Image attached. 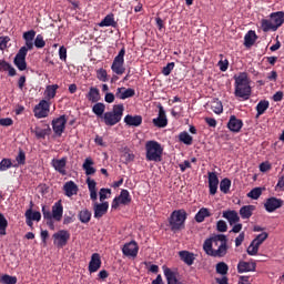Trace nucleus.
Returning <instances> with one entry per match:
<instances>
[{
	"label": "nucleus",
	"mask_w": 284,
	"mask_h": 284,
	"mask_svg": "<svg viewBox=\"0 0 284 284\" xmlns=\"http://www.w3.org/2000/svg\"><path fill=\"white\" fill-rule=\"evenodd\" d=\"M34 37H37V31L29 30L22 34L26 45L21 47L13 59V63L20 72L28 70V62H26V57H28V51L34 50Z\"/></svg>",
	"instance_id": "f257e3e1"
},
{
	"label": "nucleus",
	"mask_w": 284,
	"mask_h": 284,
	"mask_svg": "<svg viewBox=\"0 0 284 284\" xmlns=\"http://www.w3.org/2000/svg\"><path fill=\"white\" fill-rule=\"evenodd\" d=\"M235 91L234 94L237 99H243V101H247L250 97H252V87L250 85V79L247 78V73H240L239 77H235Z\"/></svg>",
	"instance_id": "f03ea898"
},
{
	"label": "nucleus",
	"mask_w": 284,
	"mask_h": 284,
	"mask_svg": "<svg viewBox=\"0 0 284 284\" xmlns=\"http://www.w3.org/2000/svg\"><path fill=\"white\" fill-rule=\"evenodd\" d=\"M270 19H262L261 21V28L263 32H276L283 26L284 23V12L283 11H276L270 14Z\"/></svg>",
	"instance_id": "7ed1b4c3"
},
{
	"label": "nucleus",
	"mask_w": 284,
	"mask_h": 284,
	"mask_svg": "<svg viewBox=\"0 0 284 284\" xmlns=\"http://www.w3.org/2000/svg\"><path fill=\"white\" fill-rule=\"evenodd\" d=\"M145 159L146 161H153L154 163H161L163 159V146L161 143L151 140L145 143Z\"/></svg>",
	"instance_id": "20e7f679"
},
{
	"label": "nucleus",
	"mask_w": 284,
	"mask_h": 284,
	"mask_svg": "<svg viewBox=\"0 0 284 284\" xmlns=\"http://www.w3.org/2000/svg\"><path fill=\"white\" fill-rule=\"evenodd\" d=\"M185 221H187V212H185V210L181 209L173 211L169 217L171 232H180V230H184Z\"/></svg>",
	"instance_id": "39448f33"
},
{
	"label": "nucleus",
	"mask_w": 284,
	"mask_h": 284,
	"mask_svg": "<svg viewBox=\"0 0 284 284\" xmlns=\"http://www.w3.org/2000/svg\"><path fill=\"white\" fill-rule=\"evenodd\" d=\"M123 112H125V106L123 104H115L113 105L112 111H108L102 116L105 125L112 128L116 125V123H121V119H123Z\"/></svg>",
	"instance_id": "423d86ee"
},
{
	"label": "nucleus",
	"mask_w": 284,
	"mask_h": 284,
	"mask_svg": "<svg viewBox=\"0 0 284 284\" xmlns=\"http://www.w3.org/2000/svg\"><path fill=\"white\" fill-rule=\"evenodd\" d=\"M125 47H123L118 55L114 58L112 65H111V70L112 72H114V74H118L119 77H121V74L125 73Z\"/></svg>",
	"instance_id": "0eeeda50"
},
{
	"label": "nucleus",
	"mask_w": 284,
	"mask_h": 284,
	"mask_svg": "<svg viewBox=\"0 0 284 284\" xmlns=\"http://www.w3.org/2000/svg\"><path fill=\"white\" fill-rule=\"evenodd\" d=\"M132 203V196L130 191L122 189L119 196H115L112 201L111 207L113 210H119L120 205H130Z\"/></svg>",
	"instance_id": "6e6552de"
},
{
	"label": "nucleus",
	"mask_w": 284,
	"mask_h": 284,
	"mask_svg": "<svg viewBox=\"0 0 284 284\" xmlns=\"http://www.w3.org/2000/svg\"><path fill=\"white\" fill-rule=\"evenodd\" d=\"M68 123V116L60 115L52 120L51 125L55 136H63V132H65V125Z\"/></svg>",
	"instance_id": "1a4fd4ad"
},
{
	"label": "nucleus",
	"mask_w": 284,
	"mask_h": 284,
	"mask_svg": "<svg viewBox=\"0 0 284 284\" xmlns=\"http://www.w3.org/2000/svg\"><path fill=\"white\" fill-rule=\"evenodd\" d=\"M53 245L58 247H65L68 245V241H70V232L67 230H60L52 235Z\"/></svg>",
	"instance_id": "9d476101"
},
{
	"label": "nucleus",
	"mask_w": 284,
	"mask_h": 284,
	"mask_svg": "<svg viewBox=\"0 0 284 284\" xmlns=\"http://www.w3.org/2000/svg\"><path fill=\"white\" fill-rule=\"evenodd\" d=\"M36 119H45L50 114V102L41 100L33 109Z\"/></svg>",
	"instance_id": "9b49d317"
},
{
	"label": "nucleus",
	"mask_w": 284,
	"mask_h": 284,
	"mask_svg": "<svg viewBox=\"0 0 284 284\" xmlns=\"http://www.w3.org/2000/svg\"><path fill=\"white\" fill-rule=\"evenodd\" d=\"M122 254L128 258H136L139 256V244L136 241L125 243L122 247Z\"/></svg>",
	"instance_id": "f8f14e48"
},
{
	"label": "nucleus",
	"mask_w": 284,
	"mask_h": 284,
	"mask_svg": "<svg viewBox=\"0 0 284 284\" xmlns=\"http://www.w3.org/2000/svg\"><path fill=\"white\" fill-rule=\"evenodd\" d=\"M159 114L158 118L152 120V123L155 128H168V115L165 114V109L163 104H158Z\"/></svg>",
	"instance_id": "ddd939ff"
},
{
	"label": "nucleus",
	"mask_w": 284,
	"mask_h": 284,
	"mask_svg": "<svg viewBox=\"0 0 284 284\" xmlns=\"http://www.w3.org/2000/svg\"><path fill=\"white\" fill-rule=\"evenodd\" d=\"M283 205H284V202L282 199L272 196L266 199L264 203V209L266 210V212L272 214V212H276V210H281Z\"/></svg>",
	"instance_id": "4468645a"
},
{
	"label": "nucleus",
	"mask_w": 284,
	"mask_h": 284,
	"mask_svg": "<svg viewBox=\"0 0 284 284\" xmlns=\"http://www.w3.org/2000/svg\"><path fill=\"white\" fill-rule=\"evenodd\" d=\"M211 239L213 243H220L217 247V254H222V256H225V254H227V236L223 234H217Z\"/></svg>",
	"instance_id": "2eb2a0df"
},
{
	"label": "nucleus",
	"mask_w": 284,
	"mask_h": 284,
	"mask_svg": "<svg viewBox=\"0 0 284 284\" xmlns=\"http://www.w3.org/2000/svg\"><path fill=\"white\" fill-rule=\"evenodd\" d=\"M214 241L211 239H206L203 244V250L207 256H213L214 258H223V254L219 253V250L212 248Z\"/></svg>",
	"instance_id": "dca6fc26"
},
{
	"label": "nucleus",
	"mask_w": 284,
	"mask_h": 284,
	"mask_svg": "<svg viewBox=\"0 0 284 284\" xmlns=\"http://www.w3.org/2000/svg\"><path fill=\"white\" fill-rule=\"evenodd\" d=\"M52 168L55 170V172H59L62 176H65L68 172L65 171V165H68V158H62L60 160L53 159L51 161Z\"/></svg>",
	"instance_id": "f3484780"
},
{
	"label": "nucleus",
	"mask_w": 284,
	"mask_h": 284,
	"mask_svg": "<svg viewBox=\"0 0 284 284\" xmlns=\"http://www.w3.org/2000/svg\"><path fill=\"white\" fill-rule=\"evenodd\" d=\"M227 128L231 132L239 133L243 130V120L236 118V115H231L227 122Z\"/></svg>",
	"instance_id": "a211bd4d"
},
{
	"label": "nucleus",
	"mask_w": 284,
	"mask_h": 284,
	"mask_svg": "<svg viewBox=\"0 0 284 284\" xmlns=\"http://www.w3.org/2000/svg\"><path fill=\"white\" fill-rule=\"evenodd\" d=\"M209 192L211 196H214L219 191V175L216 172H209Z\"/></svg>",
	"instance_id": "6ab92c4d"
},
{
	"label": "nucleus",
	"mask_w": 284,
	"mask_h": 284,
	"mask_svg": "<svg viewBox=\"0 0 284 284\" xmlns=\"http://www.w3.org/2000/svg\"><path fill=\"white\" fill-rule=\"evenodd\" d=\"M136 94V91L134 89L125 87L118 88L115 91L116 99H121L122 101H125V99H132Z\"/></svg>",
	"instance_id": "aec40b11"
},
{
	"label": "nucleus",
	"mask_w": 284,
	"mask_h": 284,
	"mask_svg": "<svg viewBox=\"0 0 284 284\" xmlns=\"http://www.w3.org/2000/svg\"><path fill=\"white\" fill-rule=\"evenodd\" d=\"M110 207V204L108 202H102V203H95L93 206V212H94V219H102L108 214V210Z\"/></svg>",
	"instance_id": "412c9836"
},
{
	"label": "nucleus",
	"mask_w": 284,
	"mask_h": 284,
	"mask_svg": "<svg viewBox=\"0 0 284 284\" xmlns=\"http://www.w3.org/2000/svg\"><path fill=\"white\" fill-rule=\"evenodd\" d=\"M101 270V255L99 253H93L91 255V261L89 262V272L90 274H94V272H99Z\"/></svg>",
	"instance_id": "4be33fe9"
},
{
	"label": "nucleus",
	"mask_w": 284,
	"mask_h": 284,
	"mask_svg": "<svg viewBox=\"0 0 284 284\" xmlns=\"http://www.w3.org/2000/svg\"><path fill=\"white\" fill-rule=\"evenodd\" d=\"M239 274H245V272H256V262L240 261L237 264Z\"/></svg>",
	"instance_id": "5701e85b"
},
{
	"label": "nucleus",
	"mask_w": 284,
	"mask_h": 284,
	"mask_svg": "<svg viewBox=\"0 0 284 284\" xmlns=\"http://www.w3.org/2000/svg\"><path fill=\"white\" fill-rule=\"evenodd\" d=\"M52 214H53V221H57L58 223L63 219V203L61 200L55 202L52 206Z\"/></svg>",
	"instance_id": "b1692460"
},
{
	"label": "nucleus",
	"mask_w": 284,
	"mask_h": 284,
	"mask_svg": "<svg viewBox=\"0 0 284 284\" xmlns=\"http://www.w3.org/2000/svg\"><path fill=\"white\" fill-rule=\"evenodd\" d=\"M124 123L132 128H139L143 123V116L141 115H125Z\"/></svg>",
	"instance_id": "393cba45"
},
{
	"label": "nucleus",
	"mask_w": 284,
	"mask_h": 284,
	"mask_svg": "<svg viewBox=\"0 0 284 284\" xmlns=\"http://www.w3.org/2000/svg\"><path fill=\"white\" fill-rule=\"evenodd\" d=\"M163 272L168 284H183V282L176 278V273H174L170 267L163 266Z\"/></svg>",
	"instance_id": "a878e982"
},
{
	"label": "nucleus",
	"mask_w": 284,
	"mask_h": 284,
	"mask_svg": "<svg viewBox=\"0 0 284 284\" xmlns=\"http://www.w3.org/2000/svg\"><path fill=\"white\" fill-rule=\"evenodd\" d=\"M63 190L65 192V196L70 197L77 195V193L79 192V186L77 185V183H74V181H69L64 183Z\"/></svg>",
	"instance_id": "bb28decb"
},
{
	"label": "nucleus",
	"mask_w": 284,
	"mask_h": 284,
	"mask_svg": "<svg viewBox=\"0 0 284 284\" xmlns=\"http://www.w3.org/2000/svg\"><path fill=\"white\" fill-rule=\"evenodd\" d=\"M179 256L181 258V261H183V263H185V265H194V261H195V256L194 253L190 252V251H180L179 252Z\"/></svg>",
	"instance_id": "cd10ccee"
},
{
	"label": "nucleus",
	"mask_w": 284,
	"mask_h": 284,
	"mask_svg": "<svg viewBox=\"0 0 284 284\" xmlns=\"http://www.w3.org/2000/svg\"><path fill=\"white\" fill-rule=\"evenodd\" d=\"M87 99L88 101H91V103H99V101H101V91L95 87H91L87 94Z\"/></svg>",
	"instance_id": "c85d7f7f"
},
{
	"label": "nucleus",
	"mask_w": 284,
	"mask_h": 284,
	"mask_svg": "<svg viewBox=\"0 0 284 284\" xmlns=\"http://www.w3.org/2000/svg\"><path fill=\"white\" fill-rule=\"evenodd\" d=\"M222 216L229 221L230 225H234V223H239V221H241L236 211H224Z\"/></svg>",
	"instance_id": "c756f323"
},
{
	"label": "nucleus",
	"mask_w": 284,
	"mask_h": 284,
	"mask_svg": "<svg viewBox=\"0 0 284 284\" xmlns=\"http://www.w3.org/2000/svg\"><path fill=\"white\" fill-rule=\"evenodd\" d=\"M257 39H258V36H256V31L250 30L244 37L245 48H252V45H254V43H256Z\"/></svg>",
	"instance_id": "7c9ffc66"
},
{
	"label": "nucleus",
	"mask_w": 284,
	"mask_h": 284,
	"mask_svg": "<svg viewBox=\"0 0 284 284\" xmlns=\"http://www.w3.org/2000/svg\"><path fill=\"white\" fill-rule=\"evenodd\" d=\"M0 72H8L9 77H17V69L6 60H0Z\"/></svg>",
	"instance_id": "2f4dec72"
},
{
	"label": "nucleus",
	"mask_w": 284,
	"mask_h": 284,
	"mask_svg": "<svg viewBox=\"0 0 284 284\" xmlns=\"http://www.w3.org/2000/svg\"><path fill=\"white\" fill-rule=\"evenodd\" d=\"M116 22L114 21V14L109 13L104 19L99 23L100 28H116Z\"/></svg>",
	"instance_id": "473e14b6"
},
{
	"label": "nucleus",
	"mask_w": 284,
	"mask_h": 284,
	"mask_svg": "<svg viewBox=\"0 0 284 284\" xmlns=\"http://www.w3.org/2000/svg\"><path fill=\"white\" fill-rule=\"evenodd\" d=\"M254 210H256L255 205H244L240 209V216L241 219H251L254 214Z\"/></svg>",
	"instance_id": "72a5a7b5"
},
{
	"label": "nucleus",
	"mask_w": 284,
	"mask_h": 284,
	"mask_svg": "<svg viewBox=\"0 0 284 284\" xmlns=\"http://www.w3.org/2000/svg\"><path fill=\"white\" fill-rule=\"evenodd\" d=\"M270 109V101L267 100H261L255 110H256V115H255V119H258L260 116H263V113L264 112H267V110Z\"/></svg>",
	"instance_id": "f704fd0d"
},
{
	"label": "nucleus",
	"mask_w": 284,
	"mask_h": 284,
	"mask_svg": "<svg viewBox=\"0 0 284 284\" xmlns=\"http://www.w3.org/2000/svg\"><path fill=\"white\" fill-rule=\"evenodd\" d=\"M92 165H94V161L92 160V158H87L82 165L87 176H92V174L97 173V169H94Z\"/></svg>",
	"instance_id": "c9c22d12"
},
{
	"label": "nucleus",
	"mask_w": 284,
	"mask_h": 284,
	"mask_svg": "<svg viewBox=\"0 0 284 284\" xmlns=\"http://www.w3.org/2000/svg\"><path fill=\"white\" fill-rule=\"evenodd\" d=\"M34 134L37 139H45V136H50V134H52V129L50 128L49 124L45 125V129L36 126Z\"/></svg>",
	"instance_id": "e433bc0d"
},
{
	"label": "nucleus",
	"mask_w": 284,
	"mask_h": 284,
	"mask_svg": "<svg viewBox=\"0 0 284 284\" xmlns=\"http://www.w3.org/2000/svg\"><path fill=\"white\" fill-rule=\"evenodd\" d=\"M58 88H59V84L47 85L45 91H44V99L47 101H51V99H54V97H57Z\"/></svg>",
	"instance_id": "4c0bfd02"
},
{
	"label": "nucleus",
	"mask_w": 284,
	"mask_h": 284,
	"mask_svg": "<svg viewBox=\"0 0 284 284\" xmlns=\"http://www.w3.org/2000/svg\"><path fill=\"white\" fill-rule=\"evenodd\" d=\"M92 112L93 114H95V116H98L99 119H103L104 114H105V105L101 102H97L93 106H92Z\"/></svg>",
	"instance_id": "58836bf2"
},
{
	"label": "nucleus",
	"mask_w": 284,
	"mask_h": 284,
	"mask_svg": "<svg viewBox=\"0 0 284 284\" xmlns=\"http://www.w3.org/2000/svg\"><path fill=\"white\" fill-rule=\"evenodd\" d=\"M212 216L209 209L202 207L200 211L195 214V221L196 223H203L205 219Z\"/></svg>",
	"instance_id": "ea45409f"
},
{
	"label": "nucleus",
	"mask_w": 284,
	"mask_h": 284,
	"mask_svg": "<svg viewBox=\"0 0 284 284\" xmlns=\"http://www.w3.org/2000/svg\"><path fill=\"white\" fill-rule=\"evenodd\" d=\"M211 110L215 114H223V102L219 99H213L211 101Z\"/></svg>",
	"instance_id": "a19ab883"
},
{
	"label": "nucleus",
	"mask_w": 284,
	"mask_h": 284,
	"mask_svg": "<svg viewBox=\"0 0 284 284\" xmlns=\"http://www.w3.org/2000/svg\"><path fill=\"white\" fill-rule=\"evenodd\" d=\"M78 219L82 223H88L89 221L92 220V212H90V210H88V209H84L79 212Z\"/></svg>",
	"instance_id": "79ce46f5"
},
{
	"label": "nucleus",
	"mask_w": 284,
	"mask_h": 284,
	"mask_svg": "<svg viewBox=\"0 0 284 284\" xmlns=\"http://www.w3.org/2000/svg\"><path fill=\"white\" fill-rule=\"evenodd\" d=\"M230 187H232V180L224 178L220 182V190L223 192V194H230Z\"/></svg>",
	"instance_id": "37998d69"
},
{
	"label": "nucleus",
	"mask_w": 284,
	"mask_h": 284,
	"mask_svg": "<svg viewBox=\"0 0 284 284\" xmlns=\"http://www.w3.org/2000/svg\"><path fill=\"white\" fill-rule=\"evenodd\" d=\"M215 272L221 274V276H225L230 272V266L225 262H220L215 265Z\"/></svg>",
	"instance_id": "c03bdc74"
},
{
	"label": "nucleus",
	"mask_w": 284,
	"mask_h": 284,
	"mask_svg": "<svg viewBox=\"0 0 284 284\" xmlns=\"http://www.w3.org/2000/svg\"><path fill=\"white\" fill-rule=\"evenodd\" d=\"M26 219H30L31 221H41V212L34 211L32 212V209H29L24 213Z\"/></svg>",
	"instance_id": "a18cd8bd"
},
{
	"label": "nucleus",
	"mask_w": 284,
	"mask_h": 284,
	"mask_svg": "<svg viewBox=\"0 0 284 284\" xmlns=\"http://www.w3.org/2000/svg\"><path fill=\"white\" fill-rule=\"evenodd\" d=\"M10 168H14L11 159L4 158L0 162V172H8Z\"/></svg>",
	"instance_id": "49530a36"
},
{
	"label": "nucleus",
	"mask_w": 284,
	"mask_h": 284,
	"mask_svg": "<svg viewBox=\"0 0 284 284\" xmlns=\"http://www.w3.org/2000/svg\"><path fill=\"white\" fill-rule=\"evenodd\" d=\"M8 230V220L3 213H0V236H6Z\"/></svg>",
	"instance_id": "de8ad7c7"
},
{
	"label": "nucleus",
	"mask_w": 284,
	"mask_h": 284,
	"mask_svg": "<svg viewBox=\"0 0 284 284\" xmlns=\"http://www.w3.org/2000/svg\"><path fill=\"white\" fill-rule=\"evenodd\" d=\"M179 140L181 143H184V145H192L193 138L190 133L184 131L179 134Z\"/></svg>",
	"instance_id": "09e8293b"
},
{
	"label": "nucleus",
	"mask_w": 284,
	"mask_h": 284,
	"mask_svg": "<svg viewBox=\"0 0 284 284\" xmlns=\"http://www.w3.org/2000/svg\"><path fill=\"white\" fill-rule=\"evenodd\" d=\"M268 236H270V234H267V232H263V233L258 234L252 242H253V244L261 247V245H263V243H265V241H267Z\"/></svg>",
	"instance_id": "8fccbe9b"
},
{
	"label": "nucleus",
	"mask_w": 284,
	"mask_h": 284,
	"mask_svg": "<svg viewBox=\"0 0 284 284\" xmlns=\"http://www.w3.org/2000/svg\"><path fill=\"white\" fill-rule=\"evenodd\" d=\"M0 283L1 284H17V276H12L9 274L0 275Z\"/></svg>",
	"instance_id": "3c124183"
},
{
	"label": "nucleus",
	"mask_w": 284,
	"mask_h": 284,
	"mask_svg": "<svg viewBox=\"0 0 284 284\" xmlns=\"http://www.w3.org/2000/svg\"><path fill=\"white\" fill-rule=\"evenodd\" d=\"M17 163L13 165V168H19V165H26V152L20 149L18 152V155L16 156Z\"/></svg>",
	"instance_id": "603ef678"
},
{
	"label": "nucleus",
	"mask_w": 284,
	"mask_h": 284,
	"mask_svg": "<svg viewBox=\"0 0 284 284\" xmlns=\"http://www.w3.org/2000/svg\"><path fill=\"white\" fill-rule=\"evenodd\" d=\"M261 194H263L262 187L252 189L251 192L247 193L248 199H253V201H258L261 199Z\"/></svg>",
	"instance_id": "864d4df0"
},
{
	"label": "nucleus",
	"mask_w": 284,
	"mask_h": 284,
	"mask_svg": "<svg viewBox=\"0 0 284 284\" xmlns=\"http://www.w3.org/2000/svg\"><path fill=\"white\" fill-rule=\"evenodd\" d=\"M33 45L38 48V50L45 48V40L41 34H38L36 39H33Z\"/></svg>",
	"instance_id": "5fc2aeb1"
},
{
	"label": "nucleus",
	"mask_w": 284,
	"mask_h": 284,
	"mask_svg": "<svg viewBox=\"0 0 284 284\" xmlns=\"http://www.w3.org/2000/svg\"><path fill=\"white\" fill-rule=\"evenodd\" d=\"M97 79L102 83H108V71L103 68L97 70Z\"/></svg>",
	"instance_id": "6e6d98bb"
},
{
	"label": "nucleus",
	"mask_w": 284,
	"mask_h": 284,
	"mask_svg": "<svg viewBox=\"0 0 284 284\" xmlns=\"http://www.w3.org/2000/svg\"><path fill=\"white\" fill-rule=\"evenodd\" d=\"M258 246L257 244H254V242H251L250 246L247 247L246 252L248 256H256L258 254Z\"/></svg>",
	"instance_id": "4d7b16f0"
},
{
	"label": "nucleus",
	"mask_w": 284,
	"mask_h": 284,
	"mask_svg": "<svg viewBox=\"0 0 284 284\" xmlns=\"http://www.w3.org/2000/svg\"><path fill=\"white\" fill-rule=\"evenodd\" d=\"M173 70H174V62H170L165 67H163L162 74H164V77H170Z\"/></svg>",
	"instance_id": "13d9d810"
},
{
	"label": "nucleus",
	"mask_w": 284,
	"mask_h": 284,
	"mask_svg": "<svg viewBox=\"0 0 284 284\" xmlns=\"http://www.w3.org/2000/svg\"><path fill=\"white\" fill-rule=\"evenodd\" d=\"M217 65H219L221 72H227V69L230 68V61L227 59H225V60L221 59L217 62Z\"/></svg>",
	"instance_id": "bf43d9fd"
},
{
	"label": "nucleus",
	"mask_w": 284,
	"mask_h": 284,
	"mask_svg": "<svg viewBox=\"0 0 284 284\" xmlns=\"http://www.w3.org/2000/svg\"><path fill=\"white\" fill-rule=\"evenodd\" d=\"M42 214H43L44 221L54 220V216H53L52 211L47 210V209H45V205L42 206Z\"/></svg>",
	"instance_id": "052dcab7"
},
{
	"label": "nucleus",
	"mask_w": 284,
	"mask_h": 284,
	"mask_svg": "<svg viewBox=\"0 0 284 284\" xmlns=\"http://www.w3.org/2000/svg\"><path fill=\"white\" fill-rule=\"evenodd\" d=\"M70 223H74V213L71 211L63 217V225H70Z\"/></svg>",
	"instance_id": "680f3d73"
},
{
	"label": "nucleus",
	"mask_w": 284,
	"mask_h": 284,
	"mask_svg": "<svg viewBox=\"0 0 284 284\" xmlns=\"http://www.w3.org/2000/svg\"><path fill=\"white\" fill-rule=\"evenodd\" d=\"M216 230L217 232H227V223L223 220L217 221Z\"/></svg>",
	"instance_id": "e2e57ef3"
},
{
	"label": "nucleus",
	"mask_w": 284,
	"mask_h": 284,
	"mask_svg": "<svg viewBox=\"0 0 284 284\" xmlns=\"http://www.w3.org/2000/svg\"><path fill=\"white\" fill-rule=\"evenodd\" d=\"M59 57L61 61H68V49L65 47H60Z\"/></svg>",
	"instance_id": "0e129e2a"
},
{
	"label": "nucleus",
	"mask_w": 284,
	"mask_h": 284,
	"mask_svg": "<svg viewBox=\"0 0 284 284\" xmlns=\"http://www.w3.org/2000/svg\"><path fill=\"white\" fill-rule=\"evenodd\" d=\"M99 194H100V201L103 202V201H105V199H108V194H112V190L101 189Z\"/></svg>",
	"instance_id": "69168bd1"
},
{
	"label": "nucleus",
	"mask_w": 284,
	"mask_h": 284,
	"mask_svg": "<svg viewBox=\"0 0 284 284\" xmlns=\"http://www.w3.org/2000/svg\"><path fill=\"white\" fill-rule=\"evenodd\" d=\"M12 123H14V121H12V118L0 119V125H2L3 128H10V125H12Z\"/></svg>",
	"instance_id": "338daca9"
},
{
	"label": "nucleus",
	"mask_w": 284,
	"mask_h": 284,
	"mask_svg": "<svg viewBox=\"0 0 284 284\" xmlns=\"http://www.w3.org/2000/svg\"><path fill=\"white\" fill-rule=\"evenodd\" d=\"M9 37H0V50H6L8 48Z\"/></svg>",
	"instance_id": "774afa93"
}]
</instances>
